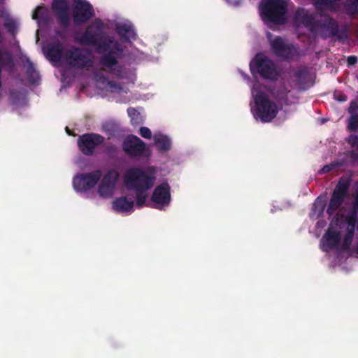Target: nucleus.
I'll list each match as a JSON object with an SVG mask.
<instances>
[{
    "label": "nucleus",
    "instance_id": "nucleus-1",
    "mask_svg": "<svg viewBox=\"0 0 358 358\" xmlns=\"http://www.w3.org/2000/svg\"><path fill=\"white\" fill-rule=\"evenodd\" d=\"M346 188V185L339 183L335 189L330 201L327 213L330 216H332V220L328 231L322 238L323 244L327 246H334L335 244L338 243L344 234L343 246H348L352 240L353 231L356 222L355 216L358 213V203L354 206L352 212L348 213L347 215H345V209H340L338 217L336 220H334V211L343 201Z\"/></svg>",
    "mask_w": 358,
    "mask_h": 358
},
{
    "label": "nucleus",
    "instance_id": "nucleus-2",
    "mask_svg": "<svg viewBox=\"0 0 358 358\" xmlns=\"http://www.w3.org/2000/svg\"><path fill=\"white\" fill-rule=\"evenodd\" d=\"M118 180L119 173L115 169L108 171L104 175L100 171H95L76 176L73 180V186L77 192L85 194L97 185L96 192L99 196L108 199L115 194Z\"/></svg>",
    "mask_w": 358,
    "mask_h": 358
},
{
    "label": "nucleus",
    "instance_id": "nucleus-3",
    "mask_svg": "<svg viewBox=\"0 0 358 358\" xmlns=\"http://www.w3.org/2000/svg\"><path fill=\"white\" fill-rule=\"evenodd\" d=\"M155 180V170L153 168L144 171L138 169H131L125 172L124 185L127 189L135 191L136 205L138 207H141L146 203L148 197V190L153 186Z\"/></svg>",
    "mask_w": 358,
    "mask_h": 358
},
{
    "label": "nucleus",
    "instance_id": "nucleus-4",
    "mask_svg": "<svg viewBox=\"0 0 358 358\" xmlns=\"http://www.w3.org/2000/svg\"><path fill=\"white\" fill-rule=\"evenodd\" d=\"M252 96L255 101V107L252 109L255 117L264 122L272 120L278 111L273 93L266 87L256 83L252 89Z\"/></svg>",
    "mask_w": 358,
    "mask_h": 358
},
{
    "label": "nucleus",
    "instance_id": "nucleus-5",
    "mask_svg": "<svg viewBox=\"0 0 358 358\" xmlns=\"http://www.w3.org/2000/svg\"><path fill=\"white\" fill-rule=\"evenodd\" d=\"M69 3H73L72 18L76 24L84 23L94 15V9L86 0H54L52 9L63 23L69 16Z\"/></svg>",
    "mask_w": 358,
    "mask_h": 358
},
{
    "label": "nucleus",
    "instance_id": "nucleus-6",
    "mask_svg": "<svg viewBox=\"0 0 358 358\" xmlns=\"http://www.w3.org/2000/svg\"><path fill=\"white\" fill-rule=\"evenodd\" d=\"M43 52L46 57L55 65L58 63H66L69 65L83 67L90 65L91 56L86 51L74 50L64 52L60 45L43 48Z\"/></svg>",
    "mask_w": 358,
    "mask_h": 358
},
{
    "label": "nucleus",
    "instance_id": "nucleus-7",
    "mask_svg": "<svg viewBox=\"0 0 358 358\" xmlns=\"http://www.w3.org/2000/svg\"><path fill=\"white\" fill-rule=\"evenodd\" d=\"M288 0H264L259 5V13L263 22L268 27L283 24L287 20Z\"/></svg>",
    "mask_w": 358,
    "mask_h": 358
},
{
    "label": "nucleus",
    "instance_id": "nucleus-8",
    "mask_svg": "<svg viewBox=\"0 0 358 358\" xmlns=\"http://www.w3.org/2000/svg\"><path fill=\"white\" fill-rule=\"evenodd\" d=\"M250 70L252 74L259 73L261 76L268 79H274L277 72L273 64L263 54H258L250 62Z\"/></svg>",
    "mask_w": 358,
    "mask_h": 358
},
{
    "label": "nucleus",
    "instance_id": "nucleus-9",
    "mask_svg": "<svg viewBox=\"0 0 358 358\" xmlns=\"http://www.w3.org/2000/svg\"><path fill=\"white\" fill-rule=\"evenodd\" d=\"M171 201L170 187L167 183H162L156 187L152 196V206L162 209L168 206Z\"/></svg>",
    "mask_w": 358,
    "mask_h": 358
},
{
    "label": "nucleus",
    "instance_id": "nucleus-10",
    "mask_svg": "<svg viewBox=\"0 0 358 358\" xmlns=\"http://www.w3.org/2000/svg\"><path fill=\"white\" fill-rule=\"evenodd\" d=\"M267 37L273 52L278 57L282 58H289L295 50L288 43H285L278 36L273 37L270 33H267Z\"/></svg>",
    "mask_w": 358,
    "mask_h": 358
},
{
    "label": "nucleus",
    "instance_id": "nucleus-11",
    "mask_svg": "<svg viewBox=\"0 0 358 358\" xmlns=\"http://www.w3.org/2000/svg\"><path fill=\"white\" fill-rule=\"evenodd\" d=\"M334 266L341 265L352 255L356 248H322Z\"/></svg>",
    "mask_w": 358,
    "mask_h": 358
},
{
    "label": "nucleus",
    "instance_id": "nucleus-12",
    "mask_svg": "<svg viewBox=\"0 0 358 358\" xmlns=\"http://www.w3.org/2000/svg\"><path fill=\"white\" fill-rule=\"evenodd\" d=\"M119 50L117 43L113 41L99 47V51L103 54V64L106 67L113 69L115 65V55H117Z\"/></svg>",
    "mask_w": 358,
    "mask_h": 358
},
{
    "label": "nucleus",
    "instance_id": "nucleus-13",
    "mask_svg": "<svg viewBox=\"0 0 358 358\" xmlns=\"http://www.w3.org/2000/svg\"><path fill=\"white\" fill-rule=\"evenodd\" d=\"M103 141L101 136L97 134H85L78 140V144L80 150L84 153L89 155L93 150Z\"/></svg>",
    "mask_w": 358,
    "mask_h": 358
},
{
    "label": "nucleus",
    "instance_id": "nucleus-14",
    "mask_svg": "<svg viewBox=\"0 0 358 358\" xmlns=\"http://www.w3.org/2000/svg\"><path fill=\"white\" fill-rule=\"evenodd\" d=\"M124 150L130 155H141L145 151V144L137 136H129L124 141Z\"/></svg>",
    "mask_w": 358,
    "mask_h": 358
},
{
    "label": "nucleus",
    "instance_id": "nucleus-15",
    "mask_svg": "<svg viewBox=\"0 0 358 358\" xmlns=\"http://www.w3.org/2000/svg\"><path fill=\"white\" fill-rule=\"evenodd\" d=\"M134 201L133 197L129 196H122L115 199L112 202L113 209L118 213H124L134 210Z\"/></svg>",
    "mask_w": 358,
    "mask_h": 358
},
{
    "label": "nucleus",
    "instance_id": "nucleus-16",
    "mask_svg": "<svg viewBox=\"0 0 358 358\" xmlns=\"http://www.w3.org/2000/svg\"><path fill=\"white\" fill-rule=\"evenodd\" d=\"M103 23L101 21L96 20L87 29L85 36L81 43L94 44L97 41V38L99 36L101 29H103Z\"/></svg>",
    "mask_w": 358,
    "mask_h": 358
},
{
    "label": "nucleus",
    "instance_id": "nucleus-17",
    "mask_svg": "<svg viewBox=\"0 0 358 358\" xmlns=\"http://www.w3.org/2000/svg\"><path fill=\"white\" fill-rule=\"evenodd\" d=\"M315 29L317 31H320L324 37H327L334 34L337 30V27L331 19L325 16L324 22L317 24Z\"/></svg>",
    "mask_w": 358,
    "mask_h": 358
},
{
    "label": "nucleus",
    "instance_id": "nucleus-18",
    "mask_svg": "<svg viewBox=\"0 0 358 358\" xmlns=\"http://www.w3.org/2000/svg\"><path fill=\"white\" fill-rule=\"evenodd\" d=\"M155 144L160 151L169 150L171 147V141L166 136L161 133H155L153 136Z\"/></svg>",
    "mask_w": 358,
    "mask_h": 358
},
{
    "label": "nucleus",
    "instance_id": "nucleus-19",
    "mask_svg": "<svg viewBox=\"0 0 358 358\" xmlns=\"http://www.w3.org/2000/svg\"><path fill=\"white\" fill-rule=\"evenodd\" d=\"M118 34L127 40L134 39L135 32L131 25L128 24H119L117 27Z\"/></svg>",
    "mask_w": 358,
    "mask_h": 358
},
{
    "label": "nucleus",
    "instance_id": "nucleus-20",
    "mask_svg": "<svg viewBox=\"0 0 358 358\" xmlns=\"http://www.w3.org/2000/svg\"><path fill=\"white\" fill-rule=\"evenodd\" d=\"M295 20L297 24H302L312 29L310 27L312 17L304 10H299L296 12Z\"/></svg>",
    "mask_w": 358,
    "mask_h": 358
},
{
    "label": "nucleus",
    "instance_id": "nucleus-21",
    "mask_svg": "<svg viewBox=\"0 0 358 358\" xmlns=\"http://www.w3.org/2000/svg\"><path fill=\"white\" fill-rule=\"evenodd\" d=\"M358 106L357 102L352 101L349 108V112L352 114V117L349 121V128L351 129H358V116L356 115Z\"/></svg>",
    "mask_w": 358,
    "mask_h": 358
},
{
    "label": "nucleus",
    "instance_id": "nucleus-22",
    "mask_svg": "<svg viewBox=\"0 0 358 358\" xmlns=\"http://www.w3.org/2000/svg\"><path fill=\"white\" fill-rule=\"evenodd\" d=\"M337 0H316L315 5L317 9H333Z\"/></svg>",
    "mask_w": 358,
    "mask_h": 358
},
{
    "label": "nucleus",
    "instance_id": "nucleus-23",
    "mask_svg": "<svg viewBox=\"0 0 358 358\" xmlns=\"http://www.w3.org/2000/svg\"><path fill=\"white\" fill-rule=\"evenodd\" d=\"M128 114L130 116L131 121L135 122H138L142 120L141 117L140 116V114L138 113V111L134 108H129Z\"/></svg>",
    "mask_w": 358,
    "mask_h": 358
},
{
    "label": "nucleus",
    "instance_id": "nucleus-24",
    "mask_svg": "<svg viewBox=\"0 0 358 358\" xmlns=\"http://www.w3.org/2000/svg\"><path fill=\"white\" fill-rule=\"evenodd\" d=\"M46 9L43 6H38L32 15L34 20H38L41 17L43 16L45 13Z\"/></svg>",
    "mask_w": 358,
    "mask_h": 358
},
{
    "label": "nucleus",
    "instance_id": "nucleus-25",
    "mask_svg": "<svg viewBox=\"0 0 358 358\" xmlns=\"http://www.w3.org/2000/svg\"><path fill=\"white\" fill-rule=\"evenodd\" d=\"M139 134L143 138H146V139H150L152 137V132H151L150 129L145 127H143L140 128Z\"/></svg>",
    "mask_w": 358,
    "mask_h": 358
},
{
    "label": "nucleus",
    "instance_id": "nucleus-26",
    "mask_svg": "<svg viewBox=\"0 0 358 358\" xmlns=\"http://www.w3.org/2000/svg\"><path fill=\"white\" fill-rule=\"evenodd\" d=\"M103 88L106 89L110 92H120L122 88L117 86L116 85L112 83L111 82H107L106 85L103 87Z\"/></svg>",
    "mask_w": 358,
    "mask_h": 358
},
{
    "label": "nucleus",
    "instance_id": "nucleus-27",
    "mask_svg": "<svg viewBox=\"0 0 358 358\" xmlns=\"http://www.w3.org/2000/svg\"><path fill=\"white\" fill-rule=\"evenodd\" d=\"M349 143L352 145V147L358 150V137L355 136H352L349 138Z\"/></svg>",
    "mask_w": 358,
    "mask_h": 358
},
{
    "label": "nucleus",
    "instance_id": "nucleus-28",
    "mask_svg": "<svg viewBox=\"0 0 358 358\" xmlns=\"http://www.w3.org/2000/svg\"><path fill=\"white\" fill-rule=\"evenodd\" d=\"M335 98L339 101H345L347 100V97L343 94H335Z\"/></svg>",
    "mask_w": 358,
    "mask_h": 358
},
{
    "label": "nucleus",
    "instance_id": "nucleus-29",
    "mask_svg": "<svg viewBox=\"0 0 358 358\" xmlns=\"http://www.w3.org/2000/svg\"><path fill=\"white\" fill-rule=\"evenodd\" d=\"M332 166L331 165H327L324 166L320 171L321 173H324L329 172L330 170H331Z\"/></svg>",
    "mask_w": 358,
    "mask_h": 358
},
{
    "label": "nucleus",
    "instance_id": "nucleus-30",
    "mask_svg": "<svg viewBox=\"0 0 358 358\" xmlns=\"http://www.w3.org/2000/svg\"><path fill=\"white\" fill-rule=\"evenodd\" d=\"M348 62L350 65H353L357 62V58L355 57H349L348 59Z\"/></svg>",
    "mask_w": 358,
    "mask_h": 358
},
{
    "label": "nucleus",
    "instance_id": "nucleus-31",
    "mask_svg": "<svg viewBox=\"0 0 358 358\" xmlns=\"http://www.w3.org/2000/svg\"><path fill=\"white\" fill-rule=\"evenodd\" d=\"M231 5H237L240 0H227Z\"/></svg>",
    "mask_w": 358,
    "mask_h": 358
},
{
    "label": "nucleus",
    "instance_id": "nucleus-32",
    "mask_svg": "<svg viewBox=\"0 0 358 358\" xmlns=\"http://www.w3.org/2000/svg\"><path fill=\"white\" fill-rule=\"evenodd\" d=\"M355 10H358V1L357 2V3L355 5Z\"/></svg>",
    "mask_w": 358,
    "mask_h": 358
},
{
    "label": "nucleus",
    "instance_id": "nucleus-33",
    "mask_svg": "<svg viewBox=\"0 0 358 358\" xmlns=\"http://www.w3.org/2000/svg\"><path fill=\"white\" fill-rule=\"evenodd\" d=\"M316 216V212H313V213L312 214V217H315Z\"/></svg>",
    "mask_w": 358,
    "mask_h": 358
},
{
    "label": "nucleus",
    "instance_id": "nucleus-34",
    "mask_svg": "<svg viewBox=\"0 0 358 358\" xmlns=\"http://www.w3.org/2000/svg\"><path fill=\"white\" fill-rule=\"evenodd\" d=\"M355 252L357 255H358V248H356Z\"/></svg>",
    "mask_w": 358,
    "mask_h": 358
},
{
    "label": "nucleus",
    "instance_id": "nucleus-35",
    "mask_svg": "<svg viewBox=\"0 0 358 358\" xmlns=\"http://www.w3.org/2000/svg\"><path fill=\"white\" fill-rule=\"evenodd\" d=\"M321 213V211H319L318 212V214L317 215V217H318L320 215V214Z\"/></svg>",
    "mask_w": 358,
    "mask_h": 358
},
{
    "label": "nucleus",
    "instance_id": "nucleus-36",
    "mask_svg": "<svg viewBox=\"0 0 358 358\" xmlns=\"http://www.w3.org/2000/svg\"><path fill=\"white\" fill-rule=\"evenodd\" d=\"M66 131L68 132V134H70V133H69V131H68V128H66Z\"/></svg>",
    "mask_w": 358,
    "mask_h": 358
},
{
    "label": "nucleus",
    "instance_id": "nucleus-37",
    "mask_svg": "<svg viewBox=\"0 0 358 358\" xmlns=\"http://www.w3.org/2000/svg\"><path fill=\"white\" fill-rule=\"evenodd\" d=\"M357 228H358V225H357Z\"/></svg>",
    "mask_w": 358,
    "mask_h": 358
}]
</instances>
